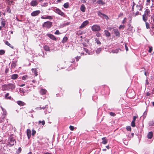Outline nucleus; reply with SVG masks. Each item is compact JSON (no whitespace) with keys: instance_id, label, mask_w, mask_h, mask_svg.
Segmentation results:
<instances>
[{"instance_id":"nucleus-1","label":"nucleus","mask_w":154,"mask_h":154,"mask_svg":"<svg viewBox=\"0 0 154 154\" xmlns=\"http://www.w3.org/2000/svg\"><path fill=\"white\" fill-rule=\"evenodd\" d=\"M53 10L54 12L58 14L59 15L64 17H65V14L59 8L55 7L53 8Z\"/></svg>"},{"instance_id":"nucleus-2","label":"nucleus","mask_w":154,"mask_h":154,"mask_svg":"<svg viewBox=\"0 0 154 154\" xmlns=\"http://www.w3.org/2000/svg\"><path fill=\"white\" fill-rule=\"evenodd\" d=\"M91 29L94 32L99 31L100 29V26L97 24H95L91 26Z\"/></svg>"},{"instance_id":"nucleus-3","label":"nucleus","mask_w":154,"mask_h":154,"mask_svg":"<svg viewBox=\"0 0 154 154\" xmlns=\"http://www.w3.org/2000/svg\"><path fill=\"white\" fill-rule=\"evenodd\" d=\"M52 23L50 21H47L45 22L43 24V27H46L48 28H49L51 26Z\"/></svg>"},{"instance_id":"nucleus-4","label":"nucleus","mask_w":154,"mask_h":154,"mask_svg":"<svg viewBox=\"0 0 154 154\" xmlns=\"http://www.w3.org/2000/svg\"><path fill=\"white\" fill-rule=\"evenodd\" d=\"M1 108L3 111V113L1 117V119H4L5 117L7 114V112L5 109H4L2 106H1Z\"/></svg>"},{"instance_id":"nucleus-5","label":"nucleus","mask_w":154,"mask_h":154,"mask_svg":"<svg viewBox=\"0 0 154 154\" xmlns=\"http://www.w3.org/2000/svg\"><path fill=\"white\" fill-rule=\"evenodd\" d=\"M40 11L39 10L35 11H33L31 14V15L32 16H35L38 15L40 13Z\"/></svg>"},{"instance_id":"nucleus-6","label":"nucleus","mask_w":154,"mask_h":154,"mask_svg":"<svg viewBox=\"0 0 154 154\" xmlns=\"http://www.w3.org/2000/svg\"><path fill=\"white\" fill-rule=\"evenodd\" d=\"M8 84L9 90L10 89L11 90V91H12L15 88V86L14 84L11 83H10Z\"/></svg>"},{"instance_id":"nucleus-7","label":"nucleus","mask_w":154,"mask_h":154,"mask_svg":"<svg viewBox=\"0 0 154 154\" xmlns=\"http://www.w3.org/2000/svg\"><path fill=\"white\" fill-rule=\"evenodd\" d=\"M89 23V22L88 20H86L83 22L81 25L79 27L80 29H82L84 28L85 26H86Z\"/></svg>"},{"instance_id":"nucleus-8","label":"nucleus","mask_w":154,"mask_h":154,"mask_svg":"<svg viewBox=\"0 0 154 154\" xmlns=\"http://www.w3.org/2000/svg\"><path fill=\"white\" fill-rule=\"evenodd\" d=\"M113 32L114 34L116 36H119L120 35V33L118 29H113Z\"/></svg>"},{"instance_id":"nucleus-9","label":"nucleus","mask_w":154,"mask_h":154,"mask_svg":"<svg viewBox=\"0 0 154 154\" xmlns=\"http://www.w3.org/2000/svg\"><path fill=\"white\" fill-rule=\"evenodd\" d=\"M38 3L36 0H33L30 3L31 5L33 6H35L38 4Z\"/></svg>"},{"instance_id":"nucleus-10","label":"nucleus","mask_w":154,"mask_h":154,"mask_svg":"<svg viewBox=\"0 0 154 154\" xmlns=\"http://www.w3.org/2000/svg\"><path fill=\"white\" fill-rule=\"evenodd\" d=\"M51 39L53 40L56 41V38L53 35L49 34L47 35Z\"/></svg>"},{"instance_id":"nucleus-11","label":"nucleus","mask_w":154,"mask_h":154,"mask_svg":"<svg viewBox=\"0 0 154 154\" xmlns=\"http://www.w3.org/2000/svg\"><path fill=\"white\" fill-rule=\"evenodd\" d=\"M2 90L3 91L9 90V87L8 86V85H2Z\"/></svg>"},{"instance_id":"nucleus-12","label":"nucleus","mask_w":154,"mask_h":154,"mask_svg":"<svg viewBox=\"0 0 154 154\" xmlns=\"http://www.w3.org/2000/svg\"><path fill=\"white\" fill-rule=\"evenodd\" d=\"M28 139H29L31 135V131L30 129H28L26 131Z\"/></svg>"},{"instance_id":"nucleus-13","label":"nucleus","mask_w":154,"mask_h":154,"mask_svg":"<svg viewBox=\"0 0 154 154\" xmlns=\"http://www.w3.org/2000/svg\"><path fill=\"white\" fill-rule=\"evenodd\" d=\"M41 18L42 19H49L50 20L52 19V17L50 16H48L46 17H44V16H42L41 17Z\"/></svg>"},{"instance_id":"nucleus-14","label":"nucleus","mask_w":154,"mask_h":154,"mask_svg":"<svg viewBox=\"0 0 154 154\" xmlns=\"http://www.w3.org/2000/svg\"><path fill=\"white\" fill-rule=\"evenodd\" d=\"M48 107H46V106H45V107H42V108H41V107H37L36 109L38 110H40V109H46V111L45 112V113H47L48 112H49V111L48 112L47 111V109H48Z\"/></svg>"},{"instance_id":"nucleus-15","label":"nucleus","mask_w":154,"mask_h":154,"mask_svg":"<svg viewBox=\"0 0 154 154\" xmlns=\"http://www.w3.org/2000/svg\"><path fill=\"white\" fill-rule=\"evenodd\" d=\"M148 16L146 15L145 14H143L142 16L143 20L145 22H146L148 19Z\"/></svg>"},{"instance_id":"nucleus-16","label":"nucleus","mask_w":154,"mask_h":154,"mask_svg":"<svg viewBox=\"0 0 154 154\" xmlns=\"http://www.w3.org/2000/svg\"><path fill=\"white\" fill-rule=\"evenodd\" d=\"M17 103L20 106H23L25 105V103L21 101H18L17 102Z\"/></svg>"},{"instance_id":"nucleus-17","label":"nucleus","mask_w":154,"mask_h":154,"mask_svg":"<svg viewBox=\"0 0 154 154\" xmlns=\"http://www.w3.org/2000/svg\"><path fill=\"white\" fill-rule=\"evenodd\" d=\"M2 21L1 22L2 26V27H4L5 26L6 21L4 19H2Z\"/></svg>"},{"instance_id":"nucleus-18","label":"nucleus","mask_w":154,"mask_h":154,"mask_svg":"<svg viewBox=\"0 0 154 154\" xmlns=\"http://www.w3.org/2000/svg\"><path fill=\"white\" fill-rule=\"evenodd\" d=\"M47 91L45 89H42L40 91V93L42 95L45 94L46 93Z\"/></svg>"},{"instance_id":"nucleus-19","label":"nucleus","mask_w":154,"mask_h":154,"mask_svg":"<svg viewBox=\"0 0 154 154\" xmlns=\"http://www.w3.org/2000/svg\"><path fill=\"white\" fill-rule=\"evenodd\" d=\"M85 7L84 5H82L80 7V10L83 12H84L85 11Z\"/></svg>"},{"instance_id":"nucleus-20","label":"nucleus","mask_w":154,"mask_h":154,"mask_svg":"<svg viewBox=\"0 0 154 154\" xmlns=\"http://www.w3.org/2000/svg\"><path fill=\"white\" fill-rule=\"evenodd\" d=\"M152 131L149 132L147 134V137L149 139H151L152 137Z\"/></svg>"},{"instance_id":"nucleus-21","label":"nucleus","mask_w":154,"mask_h":154,"mask_svg":"<svg viewBox=\"0 0 154 154\" xmlns=\"http://www.w3.org/2000/svg\"><path fill=\"white\" fill-rule=\"evenodd\" d=\"M9 93H7L5 95V98L6 99L11 100L12 98L11 96H9Z\"/></svg>"},{"instance_id":"nucleus-22","label":"nucleus","mask_w":154,"mask_h":154,"mask_svg":"<svg viewBox=\"0 0 154 154\" xmlns=\"http://www.w3.org/2000/svg\"><path fill=\"white\" fill-rule=\"evenodd\" d=\"M32 72L35 75V76L37 75V69L36 68L33 69L32 68Z\"/></svg>"},{"instance_id":"nucleus-23","label":"nucleus","mask_w":154,"mask_h":154,"mask_svg":"<svg viewBox=\"0 0 154 154\" xmlns=\"http://www.w3.org/2000/svg\"><path fill=\"white\" fill-rule=\"evenodd\" d=\"M18 76V75L17 74H14L11 76V78L13 79H17Z\"/></svg>"},{"instance_id":"nucleus-24","label":"nucleus","mask_w":154,"mask_h":154,"mask_svg":"<svg viewBox=\"0 0 154 154\" xmlns=\"http://www.w3.org/2000/svg\"><path fill=\"white\" fill-rule=\"evenodd\" d=\"M150 14V12L149 10L148 9H146L145 11L144 14L148 16Z\"/></svg>"},{"instance_id":"nucleus-25","label":"nucleus","mask_w":154,"mask_h":154,"mask_svg":"<svg viewBox=\"0 0 154 154\" xmlns=\"http://www.w3.org/2000/svg\"><path fill=\"white\" fill-rule=\"evenodd\" d=\"M104 33L105 35L106 36L109 37L110 35V33L107 30H105L104 31Z\"/></svg>"},{"instance_id":"nucleus-26","label":"nucleus","mask_w":154,"mask_h":154,"mask_svg":"<svg viewBox=\"0 0 154 154\" xmlns=\"http://www.w3.org/2000/svg\"><path fill=\"white\" fill-rule=\"evenodd\" d=\"M68 38L67 37L65 36L63 38L62 40V42L63 43H65L66 42Z\"/></svg>"},{"instance_id":"nucleus-27","label":"nucleus","mask_w":154,"mask_h":154,"mask_svg":"<svg viewBox=\"0 0 154 154\" xmlns=\"http://www.w3.org/2000/svg\"><path fill=\"white\" fill-rule=\"evenodd\" d=\"M95 41L97 43V44L100 45L101 43L100 41L99 40V39L97 38H95Z\"/></svg>"},{"instance_id":"nucleus-28","label":"nucleus","mask_w":154,"mask_h":154,"mask_svg":"<svg viewBox=\"0 0 154 154\" xmlns=\"http://www.w3.org/2000/svg\"><path fill=\"white\" fill-rule=\"evenodd\" d=\"M44 48L46 51H49L50 48L47 45H45L44 47Z\"/></svg>"},{"instance_id":"nucleus-29","label":"nucleus","mask_w":154,"mask_h":154,"mask_svg":"<svg viewBox=\"0 0 154 154\" xmlns=\"http://www.w3.org/2000/svg\"><path fill=\"white\" fill-rule=\"evenodd\" d=\"M102 48H98L97 49V50L96 51V53L98 54H99L100 51H101Z\"/></svg>"},{"instance_id":"nucleus-30","label":"nucleus","mask_w":154,"mask_h":154,"mask_svg":"<svg viewBox=\"0 0 154 154\" xmlns=\"http://www.w3.org/2000/svg\"><path fill=\"white\" fill-rule=\"evenodd\" d=\"M103 141L102 143L104 144H106L107 143V141L103 137L102 138Z\"/></svg>"},{"instance_id":"nucleus-31","label":"nucleus","mask_w":154,"mask_h":154,"mask_svg":"<svg viewBox=\"0 0 154 154\" xmlns=\"http://www.w3.org/2000/svg\"><path fill=\"white\" fill-rule=\"evenodd\" d=\"M84 50L88 54H91V52L87 49L86 48H84Z\"/></svg>"},{"instance_id":"nucleus-32","label":"nucleus","mask_w":154,"mask_h":154,"mask_svg":"<svg viewBox=\"0 0 154 154\" xmlns=\"http://www.w3.org/2000/svg\"><path fill=\"white\" fill-rule=\"evenodd\" d=\"M69 6V4L68 3H65L63 5L64 7L66 8H68Z\"/></svg>"},{"instance_id":"nucleus-33","label":"nucleus","mask_w":154,"mask_h":154,"mask_svg":"<svg viewBox=\"0 0 154 154\" xmlns=\"http://www.w3.org/2000/svg\"><path fill=\"white\" fill-rule=\"evenodd\" d=\"M119 51V49H116L112 50V52L113 53H117Z\"/></svg>"},{"instance_id":"nucleus-34","label":"nucleus","mask_w":154,"mask_h":154,"mask_svg":"<svg viewBox=\"0 0 154 154\" xmlns=\"http://www.w3.org/2000/svg\"><path fill=\"white\" fill-rule=\"evenodd\" d=\"M28 78V76L27 75H25L23 76L22 79L24 80H26Z\"/></svg>"},{"instance_id":"nucleus-35","label":"nucleus","mask_w":154,"mask_h":154,"mask_svg":"<svg viewBox=\"0 0 154 154\" xmlns=\"http://www.w3.org/2000/svg\"><path fill=\"white\" fill-rule=\"evenodd\" d=\"M97 13H98V16H100L101 17H102V16H103L104 14L101 13L100 11H98L97 12Z\"/></svg>"},{"instance_id":"nucleus-36","label":"nucleus","mask_w":154,"mask_h":154,"mask_svg":"<svg viewBox=\"0 0 154 154\" xmlns=\"http://www.w3.org/2000/svg\"><path fill=\"white\" fill-rule=\"evenodd\" d=\"M146 24V27L147 29L149 28V23L146 22H145Z\"/></svg>"},{"instance_id":"nucleus-37","label":"nucleus","mask_w":154,"mask_h":154,"mask_svg":"<svg viewBox=\"0 0 154 154\" xmlns=\"http://www.w3.org/2000/svg\"><path fill=\"white\" fill-rule=\"evenodd\" d=\"M97 3L98 4H101L102 5H103L104 4V3L103 2L102 0H98L97 1Z\"/></svg>"},{"instance_id":"nucleus-38","label":"nucleus","mask_w":154,"mask_h":154,"mask_svg":"<svg viewBox=\"0 0 154 154\" xmlns=\"http://www.w3.org/2000/svg\"><path fill=\"white\" fill-rule=\"evenodd\" d=\"M41 123L42 124V125H44L45 124V122L44 121H43L42 122L40 121H39L38 124H40Z\"/></svg>"},{"instance_id":"nucleus-39","label":"nucleus","mask_w":154,"mask_h":154,"mask_svg":"<svg viewBox=\"0 0 154 154\" xmlns=\"http://www.w3.org/2000/svg\"><path fill=\"white\" fill-rule=\"evenodd\" d=\"M7 11L9 13H11V10L9 7H7L6 8Z\"/></svg>"},{"instance_id":"nucleus-40","label":"nucleus","mask_w":154,"mask_h":154,"mask_svg":"<svg viewBox=\"0 0 154 154\" xmlns=\"http://www.w3.org/2000/svg\"><path fill=\"white\" fill-rule=\"evenodd\" d=\"M5 53V51L4 50H0V55L3 54Z\"/></svg>"},{"instance_id":"nucleus-41","label":"nucleus","mask_w":154,"mask_h":154,"mask_svg":"<svg viewBox=\"0 0 154 154\" xmlns=\"http://www.w3.org/2000/svg\"><path fill=\"white\" fill-rule=\"evenodd\" d=\"M110 115L112 116H116V114L113 112H111L109 113Z\"/></svg>"},{"instance_id":"nucleus-42","label":"nucleus","mask_w":154,"mask_h":154,"mask_svg":"<svg viewBox=\"0 0 154 154\" xmlns=\"http://www.w3.org/2000/svg\"><path fill=\"white\" fill-rule=\"evenodd\" d=\"M131 125L133 127H134L135 126V122L132 121L131 122Z\"/></svg>"},{"instance_id":"nucleus-43","label":"nucleus","mask_w":154,"mask_h":154,"mask_svg":"<svg viewBox=\"0 0 154 154\" xmlns=\"http://www.w3.org/2000/svg\"><path fill=\"white\" fill-rule=\"evenodd\" d=\"M36 134V131L34 129L32 130V135L34 136Z\"/></svg>"},{"instance_id":"nucleus-44","label":"nucleus","mask_w":154,"mask_h":154,"mask_svg":"<svg viewBox=\"0 0 154 154\" xmlns=\"http://www.w3.org/2000/svg\"><path fill=\"white\" fill-rule=\"evenodd\" d=\"M126 129L127 131H130L131 130V128L130 126H127L126 127Z\"/></svg>"},{"instance_id":"nucleus-45","label":"nucleus","mask_w":154,"mask_h":154,"mask_svg":"<svg viewBox=\"0 0 154 154\" xmlns=\"http://www.w3.org/2000/svg\"><path fill=\"white\" fill-rule=\"evenodd\" d=\"M149 49L148 50V52L151 53L152 51V47H149Z\"/></svg>"},{"instance_id":"nucleus-46","label":"nucleus","mask_w":154,"mask_h":154,"mask_svg":"<svg viewBox=\"0 0 154 154\" xmlns=\"http://www.w3.org/2000/svg\"><path fill=\"white\" fill-rule=\"evenodd\" d=\"M96 36L98 37H100V35H101V34L99 32H97L96 34Z\"/></svg>"},{"instance_id":"nucleus-47","label":"nucleus","mask_w":154,"mask_h":154,"mask_svg":"<svg viewBox=\"0 0 154 154\" xmlns=\"http://www.w3.org/2000/svg\"><path fill=\"white\" fill-rule=\"evenodd\" d=\"M125 27V26L124 25H120L119 27V29H121L122 28L123 29Z\"/></svg>"},{"instance_id":"nucleus-48","label":"nucleus","mask_w":154,"mask_h":154,"mask_svg":"<svg viewBox=\"0 0 154 154\" xmlns=\"http://www.w3.org/2000/svg\"><path fill=\"white\" fill-rule=\"evenodd\" d=\"M126 17H125L124 18L123 20V21H122V23L123 24H124L126 22Z\"/></svg>"},{"instance_id":"nucleus-49","label":"nucleus","mask_w":154,"mask_h":154,"mask_svg":"<svg viewBox=\"0 0 154 154\" xmlns=\"http://www.w3.org/2000/svg\"><path fill=\"white\" fill-rule=\"evenodd\" d=\"M48 3H44L42 5V6L45 7L48 5Z\"/></svg>"},{"instance_id":"nucleus-50","label":"nucleus","mask_w":154,"mask_h":154,"mask_svg":"<svg viewBox=\"0 0 154 154\" xmlns=\"http://www.w3.org/2000/svg\"><path fill=\"white\" fill-rule=\"evenodd\" d=\"M69 128L71 130L73 131L74 130V127L73 126L70 125L69 126Z\"/></svg>"},{"instance_id":"nucleus-51","label":"nucleus","mask_w":154,"mask_h":154,"mask_svg":"<svg viewBox=\"0 0 154 154\" xmlns=\"http://www.w3.org/2000/svg\"><path fill=\"white\" fill-rule=\"evenodd\" d=\"M55 34L56 35H59L60 34V33L58 30H57L55 32Z\"/></svg>"},{"instance_id":"nucleus-52","label":"nucleus","mask_w":154,"mask_h":154,"mask_svg":"<svg viewBox=\"0 0 154 154\" xmlns=\"http://www.w3.org/2000/svg\"><path fill=\"white\" fill-rule=\"evenodd\" d=\"M146 114H147V112H144L143 115V118H145L146 117Z\"/></svg>"},{"instance_id":"nucleus-53","label":"nucleus","mask_w":154,"mask_h":154,"mask_svg":"<svg viewBox=\"0 0 154 154\" xmlns=\"http://www.w3.org/2000/svg\"><path fill=\"white\" fill-rule=\"evenodd\" d=\"M103 16L105 17V18L106 19V20H107L109 19V17L108 16L104 14Z\"/></svg>"},{"instance_id":"nucleus-54","label":"nucleus","mask_w":154,"mask_h":154,"mask_svg":"<svg viewBox=\"0 0 154 154\" xmlns=\"http://www.w3.org/2000/svg\"><path fill=\"white\" fill-rule=\"evenodd\" d=\"M150 1L151 0H146L147 3L146 4V5H149V3H150Z\"/></svg>"},{"instance_id":"nucleus-55","label":"nucleus","mask_w":154,"mask_h":154,"mask_svg":"<svg viewBox=\"0 0 154 154\" xmlns=\"http://www.w3.org/2000/svg\"><path fill=\"white\" fill-rule=\"evenodd\" d=\"M16 66V64L14 63H12L11 64V67H15Z\"/></svg>"},{"instance_id":"nucleus-56","label":"nucleus","mask_w":154,"mask_h":154,"mask_svg":"<svg viewBox=\"0 0 154 154\" xmlns=\"http://www.w3.org/2000/svg\"><path fill=\"white\" fill-rule=\"evenodd\" d=\"M125 49H126V51H128V47L127 46L126 43L125 44Z\"/></svg>"},{"instance_id":"nucleus-57","label":"nucleus","mask_w":154,"mask_h":154,"mask_svg":"<svg viewBox=\"0 0 154 154\" xmlns=\"http://www.w3.org/2000/svg\"><path fill=\"white\" fill-rule=\"evenodd\" d=\"M137 117L136 116H134L133 117V120L132 121L135 122Z\"/></svg>"},{"instance_id":"nucleus-58","label":"nucleus","mask_w":154,"mask_h":154,"mask_svg":"<svg viewBox=\"0 0 154 154\" xmlns=\"http://www.w3.org/2000/svg\"><path fill=\"white\" fill-rule=\"evenodd\" d=\"M5 43L7 45L10 46L11 44L8 41H6V42H5Z\"/></svg>"},{"instance_id":"nucleus-59","label":"nucleus","mask_w":154,"mask_h":154,"mask_svg":"<svg viewBox=\"0 0 154 154\" xmlns=\"http://www.w3.org/2000/svg\"><path fill=\"white\" fill-rule=\"evenodd\" d=\"M80 57H76L75 58L76 60V61H77L78 60H79V59L80 58Z\"/></svg>"},{"instance_id":"nucleus-60","label":"nucleus","mask_w":154,"mask_h":154,"mask_svg":"<svg viewBox=\"0 0 154 154\" xmlns=\"http://www.w3.org/2000/svg\"><path fill=\"white\" fill-rule=\"evenodd\" d=\"M18 151L19 153H20L21 152V148L20 147L18 149Z\"/></svg>"},{"instance_id":"nucleus-61","label":"nucleus","mask_w":154,"mask_h":154,"mask_svg":"<svg viewBox=\"0 0 154 154\" xmlns=\"http://www.w3.org/2000/svg\"><path fill=\"white\" fill-rule=\"evenodd\" d=\"M24 85H25V84H23L21 85H20V87H23V86H24Z\"/></svg>"},{"instance_id":"nucleus-62","label":"nucleus","mask_w":154,"mask_h":154,"mask_svg":"<svg viewBox=\"0 0 154 154\" xmlns=\"http://www.w3.org/2000/svg\"><path fill=\"white\" fill-rule=\"evenodd\" d=\"M61 0H57V2H60L61 1Z\"/></svg>"},{"instance_id":"nucleus-63","label":"nucleus","mask_w":154,"mask_h":154,"mask_svg":"<svg viewBox=\"0 0 154 154\" xmlns=\"http://www.w3.org/2000/svg\"><path fill=\"white\" fill-rule=\"evenodd\" d=\"M151 18L152 19H154V17L152 16L151 17Z\"/></svg>"},{"instance_id":"nucleus-64","label":"nucleus","mask_w":154,"mask_h":154,"mask_svg":"<svg viewBox=\"0 0 154 154\" xmlns=\"http://www.w3.org/2000/svg\"><path fill=\"white\" fill-rule=\"evenodd\" d=\"M106 147L107 149H109V146H106Z\"/></svg>"}]
</instances>
